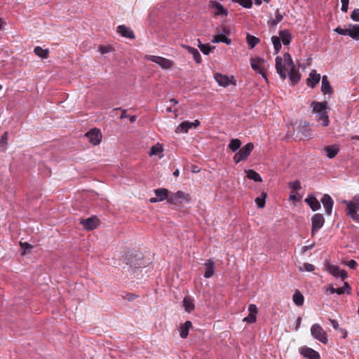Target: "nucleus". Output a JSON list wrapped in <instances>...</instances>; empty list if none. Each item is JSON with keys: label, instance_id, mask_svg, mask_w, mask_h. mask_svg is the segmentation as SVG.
Returning a JSON list of instances; mask_svg holds the SVG:
<instances>
[{"label": "nucleus", "instance_id": "obj_8", "mask_svg": "<svg viewBox=\"0 0 359 359\" xmlns=\"http://www.w3.org/2000/svg\"><path fill=\"white\" fill-rule=\"evenodd\" d=\"M264 63V60L261 57L251 58L250 65L251 67L260 74L262 77L267 81V77L266 73L264 72L263 64Z\"/></svg>", "mask_w": 359, "mask_h": 359}, {"label": "nucleus", "instance_id": "obj_20", "mask_svg": "<svg viewBox=\"0 0 359 359\" xmlns=\"http://www.w3.org/2000/svg\"><path fill=\"white\" fill-rule=\"evenodd\" d=\"M305 202L309 205L313 211H316L320 208V203L313 195H309L305 199Z\"/></svg>", "mask_w": 359, "mask_h": 359}, {"label": "nucleus", "instance_id": "obj_10", "mask_svg": "<svg viewBox=\"0 0 359 359\" xmlns=\"http://www.w3.org/2000/svg\"><path fill=\"white\" fill-rule=\"evenodd\" d=\"M200 122L198 120H195L194 122L188 121L181 123L175 129L177 133H185L192 127H197L199 126Z\"/></svg>", "mask_w": 359, "mask_h": 359}, {"label": "nucleus", "instance_id": "obj_42", "mask_svg": "<svg viewBox=\"0 0 359 359\" xmlns=\"http://www.w3.org/2000/svg\"><path fill=\"white\" fill-rule=\"evenodd\" d=\"M283 20V15L278 10H276L275 13V18L273 19L270 23L272 26H276Z\"/></svg>", "mask_w": 359, "mask_h": 359}, {"label": "nucleus", "instance_id": "obj_58", "mask_svg": "<svg viewBox=\"0 0 359 359\" xmlns=\"http://www.w3.org/2000/svg\"><path fill=\"white\" fill-rule=\"evenodd\" d=\"M302 323V318L301 317H298L296 321V327H295V331H298Z\"/></svg>", "mask_w": 359, "mask_h": 359}, {"label": "nucleus", "instance_id": "obj_4", "mask_svg": "<svg viewBox=\"0 0 359 359\" xmlns=\"http://www.w3.org/2000/svg\"><path fill=\"white\" fill-rule=\"evenodd\" d=\"M254 149V144L251 142L248 143L237 151L233 156V161L236 163H238L245 161L251 154Z\"/></svg>", "mask_w": 359, "mask_h": 359}, {"label": "nucleus", "instance_id": "obj_24", "mask_svg": "<svg viewBox=\"0 0 359 359\" xmlns=\"http://www.w3.org/2000/svg\"><path fill=\"white\" fill-rule=\"evenodd\" d=\"M182 46L192 55L194 60L196 63H200L201 62V54L196 48L187 45H182Z\"/></svg>", "mask_w": 359, "mask_h": 359}, {"label": "nucleus", "instance_id": "obj_27", "mask_svg": "<svg viewBox=\"0 0 359 359\" xmlns=\"http://www.w3.org/2000/svg\"><path fill=\"white\" fill-rule=\"evenodd\" d=\"M278 37L280 39V42L282 41L284 45H289L290 43L292 37L288 30H280Z\"/></svg>", "mask_w": 359, "mask_h": 359}, {"label": "nucleus", "instance_id": "obj_45", "mask_svg": "<svg viewBox=\"0 0 359 359\" xmlns=\"http://www.w3.org/2000/svg\"><path fill=\"white\" fill-rule=\"evenodd\" d=\"M283 60L284 61V63L286 65L287 68L294 66L292 59L289 53H285Z\"/></svg>", "mask_w": 359, "mask_h": 359}, {"label": "nucleus", "instance_id": "obj_33", "mask_svg": "<svg viewBox=\"0 0 359 359\" xmlns=\"http://www.w3.org/2000/svg\"><path fill=\"white\" fill-rule=\"evenodd\" d=\"M34 53L41 58L46 59L48 57V49H43L41 46H36Z\"/></svg>", "mask_w": 359, "mask_h": 359}, {"label": "nucleus", "instance_id": "obj_43", "mask_svg": "<svg viewBox=\"0 0 359 359\" xmlns=\"http://www.w3.org/2000/svg\"><path fill=\"white\" fill-rule=\"evenodd\" d=\"M233 2L238 3L241 6L250 8L252 6V0H232Z\"/></svg>", "mask_w": 359, "mask_h": 359}, {"label": "nucleus", "instance_id": "obj_55", "mask_svg": "<svg viewBox=\"0 0 359 359\" xmlns=\"http://www.w3.org/2000/svg\"><path fill=\"white\" fill-rule=\"evenodd\" d=\"M249 313L251 314L257 315L258 309L255 304H250L248 306Z\"/></svg>", "mask_w": 359, "mask_h": 359}, {"label": "nucleus", "instance_id": "obj_12", "mask_svg": "<svg viewBox=\"0 0 359 359\" xmlns=\"http://www.w3.org/2000/svg\"><path fill=\"white\" fill-rule=\"evenodd\" d=\"M327 271L335 278H340L342 280L346 279L348 276L346 271L341 269L339 266L329 264L327 266Z\"/></svg>", "mask_w": 359, "mask_h": 359}, {"label": "nucleus", "instance_id": "obj_30", "mask_svg": "<svg viewBox=\"0 0 359 359\" xmlns=\"http://www.w3.org/2000/svg\"><path fill=\"white\" fill-rule=\"evenodd\" d=\"M182 302L184 310L187 312L191 313L194 309L195 306L193 299L190 297H185Z\"/></svg>", "mask_w": 359, "mask_h": 359}, {"label": "nucleus", "instance_id": "obj_26", "mask_svg": "<svg viewBox=\"0 0 359 359\" xmlns=\"http://www.w3.org/2000/svg\"><path fill=\"white\" fill-rule=\"evenodd\" d=\"M288 77L293 83H297L300 80V74L298 69L294 66L289 67Z\"/></svg>", "mask_w": 359, "mask_h": 359}, {"label": "nucleus", "instance_id": "obj_56", "mask_svg": "<svg viewBox=\"0 0 359 359\" xmlns=\"http://www.w3.org/2000/svg\"><path fill=\"white\" fill-rule=\"evenodd\" d=\"M329 321L330 322V323L332 324V325L334 330H340L339 325V323L337 322V320H336L334 319L330 318Z\"/></svg>", "mask_w": 359, "mask_h": 359}, {"label": "nucleus", "instance_id": "obj_34", "mask_svg": "<svg viewBox=\"0 0 359 359\" xmlns=\"http://www.w3.org/2000/svg\"><path fill=\"white\" fill-rule=\"evenodd\" d=\"M241 146V141L238 139L231 140L228 147L233 151L235 152L238 150Z\"/></svg>", "mask_w": 359, "mask_h": 359}, {"label": "nucleus", "instance_id": "obj_35", "mask_svg": "<svg viewBox=\"0 0 359 359\" xmlns=\"http://www.w3.org/2000/svg\"><path fill=\"white\" fill-rule=\"evenodd\" d=\"M247 177L249 179L254 180L255 182H259L262 181L260 175L253 170H248L247 171Z\"/></svg>", "mask_w": 359, "mask_h": 359}, {"label": "nucleus", "instance_id": "obj_3", "mask_svg": "<svg viewBox=\"0 0 359 359\" xmlns=\"http://www.w3.org/2000/svg\"><path fill=\"white\" fill-rule=\"evenodd\" d=\"M310 331L313 339L320 341L323 344L328 343L327 334L320 324L315 323L312 325Z\"/></svg>", "mask_w": 359, "mask_h": 359}, {"label": "nucleus", "instance_id": "obj_11", "mask_svg": "<svg viewBox=\"0 0 359 359\" xmlns=\"http://www.w3.org/2000/svg\"><path fill=\"white\" fill-rule=\"evenodd\" d=\"M99 223L100 221L98 218L95 216H93L81 221V224L83 225V228L87 231H90L97 228Z\"/></svg>", "mask_w": 359, "mask_h": 359}, {"label": "nucleus", "instance_id": "obj_31", "mask_svg": "<svg viewBox=\"0 0 359 359\" xmlns=\"http://www.w3.org/2000/svg\"><path fill=\"white\" fill-rule=\"evenodd\" d=\"M326 155L329 158H333L339 152V148L337 146H327L325 147Z\"/></svg>", "mask_w": 359, "mask_h": 359}, {"label": "nucleus", "instance_id": "obj_19", "mask_svg": "<svg viewBox=\"0 0 359 359\" xmlns=\"http://www.w3.org/2000/svg\"><path fill=\"white\" fill-rule=\"evenodd\" d=\"M117 32L120 34L123 37L128 38V39H134L135 35L133 32V30L125 26V25H119L117 27Z\"/></svg>", "mask_w": 359, "mask_h": 359}, {"label": "nucleus", "instance_id": "obj_53", "mask_svg": "<svg viewBox=\"0 0 359 359\" xmlns=\"http://www.w3.org/2000/svg\"><path fill=\"white\" fill-rule=\"evenodd\" d=\"M200 50L204 55H208L211 50V48L210 47L209 45L204 44L201 45Z\"/></svg>", "mask_w": 359, "mask_h": 359}, {"label": "nucleus", "instance_id": "obj_47", "mask_svg": "<svg viewBox=\"0 0 359 359\" xmlns=\"http://www.w3.org/2000/svg\"><path fill=\"white\" fill-rule=\"evenodd\" d=\"M20 245L22 250H23V252L22 253V255H25L28 250H29L32 248V245L26 242H25V243L20 242Z\"/></svg>", "mask_w": 359, "mask_h": 359}, {"label": "nucleus", "instance_id": "obj_36", "mask_svg": "<svg viewBox=\"0 0 359 359\" xmlns=\"http://www.w3.org/2000/svg\"><path fill=\"white\" fill-rule=\"evenodd\" d=\"M246 39H247V43L250 48H253L260 41L259 39H258L252 35H250L248 33L247 34Z\"/></svg>", "mask_w": 359, "mask_h": 359}, {"label": "nucleus", "instance_id": "obj_48", "mask_svg": "<svg viewBox=\"0 0 359 359\" xmlns=\"http://www.w3.org/2000/svg\"><path fill=\"white\" fill-rule=\"evenodd\" d=\"M257 316L256 315L249 313V315L243 318L244 322H247L248 323H254L256 322Z\"/></svg>", "mask_w": 359, "mask_h": 359}, {"label": "nucleus", "instance_id": "obj_57", "mask_svg": "<svg viewBox=\"0 0 359 359\" xmlns=\"http://www.w3.org/2000/svg\"><path fill=\"white\" fill-rule=\"evenodd\" d=\"M358 265L357 262L353 260V259H351L349 260L348 262H347V266L350 268V269H355L356 267V266Z\"/></svg>", "mask_w": 359, "mask_h": 359}, {"label": "nucleus", "instance_id": "obj_46", "mask_svg": "<svg viewBox=\"0 0 359 359\" xmlns=\"http://www.w3.org/2000/svg\"><path fill=\"white\" fill-rule=\"evenodd\" d=\"M163 151V149L161 145L157 144L156 146H153L151 148L150 156L157 155Z\"/></svg>", "mask_w": 359, "mask_h": 359}, {"label": "nucleus", "instance_id": "obj_62", "mask_svg": "<svg viewBox=\"0 0 359 359\" xmlns=\"http://www.w3.org/2000/svg\"><path fill=\"white\" fill-rule=\"evenodd\" d=\"M160 201L158 200V197H154V198H151L149 199V202L150 203H157V202H159Z\"/></svg>", "mask_w": 359, "mask_h": 359}, {"label": "nucleus", "instance_id": "obj_6", "mask_svg": "<svg viewBox=\"0 0 359 359\" xmlns=\"http://www.w3.org/2000/svg\"><path fill=\"white\" fill-rule=\"evenodd\" d=\"M311 236H313L325 224V218L322 214L316 213L311 217Z\"/></svg>", "mask_w": 359, "mask_h": 359}, {"label": "nucleus", "instance_id": "obj_63", "mask_svg": "<svg viewBox=\"0 0 359 359\" xmlns=\"http://www.w3.org/2000/svg\"><path fill=\"white\" fill-rule=\"evenodd\" d=\"M169 102L173 103L174 105L178 103V101L174 98L170 99Z\"/></svg>", "mask_w": 359, "mask_h": 359}, {"label": "nucleus", "instance_id": "obj_50", "mask_svg": "<svg viewBox=\"0 0 359 359\" xmlns=\"http://www.w3.org/2000/svg\"><path fill=\"white\" fill-rule=\"evenodd\" d=\"M290 187L293 189V190H299L301 189V183L298 180H296V181H294V182H292L290 183Z\"/></svg>", "mask_w": 359, "mask_h": 359}, {"label": "nucleus", "instance_id": "obj_1", "mask_svg": "<svg viewBox=\"0 0 359 359\" xmlns=\"http://www.w3.org/2000/svg\"><path fill=\"white\" fill-rule=\"evenodd\" d=\"M311 107H312L313 113L316 115L318 121H323V126H327L330 124L328 116V103L327 102H312Z\"/></svg>", "mask_w": 359, "mask_h": 359}, {"label": "nucleus", "instance_id": "obj_38", "mask_svg": "<svg viewBox=\"0 0 359 359\" xmlns=\"http://www.w3.org/2000/svg\"><path fill=\"white\" fill-rule=\"evenodd\" d=\"M266 193L262 192L261 196L255 198V203L258 208H262L265 205V199L266 198Z\"/></svg>", "mask_w": 359, "mask_h": 359}, {"label": "nucleus", "instance_id": "obj_44", "mask_svg": "<svg viewBox=\"0 0 359 359\" xmlns=\"http://www.w3.org/2000/svg\"><path fill=\"white\" fill-rule=\"evenodd\" d=\"M299 270L300 271H309L311 272L315 270L314 265L309 263H304L302 266H299Z\"/></svg>", "mask_w": 359, "mask_h": 359}, {"label": "nucleus", "instance_id": "obj_21", "mask_svg": "<svg viewBox=\"0 0 359 359\" xmlns=\"http://www.w3.org/2000/svg\"><path fill=\"white\" fill-rule=\"evenodd\" d=\"M154 193L156 194V196L158 197V200L160 201H163L165 199L168 200V202L169 203V197H170V192L167 189L164 188H159L154 190Z\"/></svg>", "mask_w": 359, "mask_h": 359}, {"label": "nucleus", "instance_id": "obj_40", "mask_svg": "<svg viewBox=\"0 0 359 359\" xmlns=\"http://www.w3.org/2000/svg\"><path fill=\"white\" fill-rule=\"evenodd\" d=\"M271 41L275 49V53H278L281 48L280 39L278 36H273L271 37Z\"/></svg>", "mask_w": 359, "mask_h": 359}, {"label": "nucleus", "instance_id": "obj_29", "mask_svg": "<svg viewBox=\"0 0 359 359\" xmlns=\"http://www.w3.org/2000/svg\"><path fill=\"white\" fill-rule=\"evenodd\" d=\"M191 322L189 320H187L180 329V335L182 339H185L189 334V330L191 327Z\"/></svg>", "mask_w": 359, "mask_h": 359}, {"label": "nucleus", "instance_id": "obj_49", "mask_svg": "<svg viewBox=\"0 0 359 359\" xmlns=\"http://www.w3.org/2000/svg\"><path fill=\"white\" fill-rule=\"evenodd\" d=\"M112 50V47L110 46H101L99 47V51L102 54L110 53Z\"/></svg>", "mask_w": 359, "mask_h": 359}, {"label": "nucleus", "instance_id": "obj_7", "mask_svg": "<svg viewBox=\"0 0 359 359\" xmlns=\"http://www.w3.org/2000/svg\"><path fill=\"white\" fill-rule=\"evenodd\" d=\"M190 197L188 194H185L182 191H178L175 193H170L169 197L170 203H182L183 202H189Z\"/></svg>", "mask_w": 359, "mask_h": 359}, {"label": "nucleus", "instance_id": "obj_32", "mask_svg": "<svg viewBox=\"0 0 359 359\" xmlns=\"http://www.w3.org/2000/svg\"><path fill=\"white\" fill-rule=\"evenodd\" d=\"M292 299H293L294 303L297 306H301L304 304V297L303 294L299 291L297 290V291H295V292L294 293V294L292 296Z\"/></svg>", "mask_w": 359, "mask_h": 359}, {"label": "nucleus", "instance_id": "obj_28", "mask_svg": "<svg viewBox=\"0 0 359 359\" xmlns=\"http://www.w3.org/2000/svg\"><path fill=\"white\" fill-rule=\"evenodd\" d=\"M348 36L353 39H359V25H350L348 28Z\"/></svg>", "mask_w": 359, "mask_h": 359}, {"label": "nucleus", "instance_id": "obj_23", "mask_svg": "<svg viewBox=\"0 0 359 359\" xmlns=\"http://www.w3.org/2000/svg\"><path fill=\"white\" fill-rule=\"evenodd\" d=\"M214 266L215 262L212 259H208L205 263V271L204 273V277L205 278H210L214 274Z\"/></svg>", "mask_w": 359, "mask_h": 359}, {"label": "nucleus", "instance_id": "obj_54", "mask_svg": "<svg viewBox=\"0 0 359 359\" xmlns=\"http://www.w3.org/2000/svg\"><path fill=\"white\" fill-rule=\"evenodd\" d=\"M323 290L325 292H328L330 294H334V293H336V288L333 287L332 286L330 285H325L324 287H323Z\"/></svg>", "mask_w": 359, "mask_h": 359}, {"label": "nucleus", "instance_id": "obj_59", "mask_svg": "<svg viewBox=\"0 0 359 359\" xmlns=\"http://www.w3.org/2000/svg\"><path fill=\"white\" fill-rule=\"evenodd\" d=\"M303 135L305 137L309 138L311 136V132L309 130H304V132H303Z\"/></svg>", "mask_w": 359, "mask_h": 359}, {"label": "nucleus", "instance_id": "obj_52", "mask_svg": "<svg viewBox=\"0 0 359 359\" xmlns=\"http://www.w3.org/2000/svg\"><path fill=\"white\" fill-rule=\"evenodd\" d=\"M334 31L335 32H337V34H339L340 35H344V36L348 35V28L347 29H342L340 27H337V28H335L334 29Z\"/></svg>", "mask_w": 359, "mask_h": 359}, {"label": "nucleus", "instance_id": "obj_14", "mask_svg": "<svg viewBox=\"0 0 359 359\" xmlns=\"http://www.w3.org/2000/svg\"><path fill=\"white\" fill-rule=\"evenodd\" d=\"M286 65L283 63V60L281 57L277 56L276 57V69L277 73L280 76L281 79L285 80L287 77L285 72Z\"/></svg>", "mask_w": 359, "mask_h": 359}, {"label": "nucleus", "instance_id": "obj_2", "mask_svg": "<svg viewBox=\"0 0 359 359\" xmlns=\"http://www.w3.org/2000/svg\"><path fill=\"white\" fill-rule=\"evenodd\" d=\"M347 207V215L355 222L359 223V196H355L351 201H344Z\"/></svg>", "mask_w": 359, "mask_h": 359}, {"label": "nucleus", "instance_id": "obj_51", "mask_svg": "<svg viewBox=\"0 0 359 359\" xmlns=\"http://www.w3.org/2000/svg\"><path fill=\"white\" fill-rule=\"evenodd\" d=\"M351 18L355 22H359V8H355L352 11Z\"/></svg>", "mask_w": 359, "mask_h": 359}, {"label": "nucleus", "instance_id": "obj_39", "mask_svg": "<svg viewBox=\"0 0 359 359\" xmlns=\"http://www.w3.org/2000/svg\"><path fill=\"white\" fill-rule=\"evenodd\" d=\"M118 109L122 111V113H121V116H120L121 119L128 118H129V120H130V121L131 123H134L137 120V116H136L127 114L126 109H121V107L115 109V110H118Z\"/></svg>", "mask_w": 359, "mask_h": 359}, {"label": "nucleus", "instance_id": "obj_37", "mask_svg": "<svg viewBox=\"0 0 359 359\" xmlns=\"http://www.w3.org/2000/svg\"><path fill=\"white\" fill-rule=\"evenodd\" d=\"M351 288L348 282H344L341 287L336 288V293L339 295L346 292L348 294H351Z\"/></svg>", "mask_w": 359, "mask_h": 359}, {"label": "nucleus", "instance_id": "obj_64", "mask_svg": "<svg viewBox=\"0 0 359 359\" xmlns=\"http://www.w3.org/2000/svg\"><path fill=\"white\" fill-rule=\"evenodd\" d=\"M262 1L263 0H255V4L259 6L262 4Z\"/></svg>", "mask_w": 359, "mask_h": 359}, {"label": "nucleus", "instance_id": "obj_25", "mask_svg": "<svg viewBox=\"0 0 359 359\" xmlns=\"http://www.w3.org/2000/svg\"><path fill=\"white\" fill-rule=\"evenodd\" d=\"M215 79L220 86L226 87L230 84V79L226 75L217 73L215 74Z\"/></svg>", "mask_w": 359, "mask_h": 359}, {"label": "nucleus", "instance_id": "obj_60", "mask_svg": "<svg viewBox=\"0 0 359 359\" xmlns=\"http://www.w3.org/2000/svg\"><path fill=\"white\" fill-rule=\"evenodd\" d=\"M348 4H341V11L343 12L346 13L348 11Z\"/></svg>", "mask_w": 359, "mask_h": 359}, {"label": "nucleus", "instance_id": "obj_9", "mask_svg": "<svg viewBox=\"0 0 359 359\" xmlns=\"http://www.w3.org/2000/svg\"><path fill=\"white\" fill-rule=\"evenodd\" d=\"M86 136L88 139L89 142H91L93 145L99 144L102 140V134L100 130L97 128H94L88 131L86 134Z\"/></svg>", "mask_w": 359, "mask_h": 359}, {"label": "nucleus", "instance_id": "obj_18", "mask_svg": "<svg viewBox=\"0 0 359 359\" xmlns=\"http://www.w3.org/2000/svg\"><path fill=\"white\" fill-rule=\"evenodd\" d=\"M320 74H318L316 70H312L309 76L306 80V83L308 86L311 87V88H313L320 81Z\"/></svg>", "mask_w": 359, "mask_h": 359}, {"label": "nucleus", "instance_id": "obj_13", "mask_svg": "<svg viewBox=\"0 0 359 359\" xmlns=\"http://www.w3.org/2000/svg\"><path fill=\"white\" fill-rule=\"evenodd\" d=\"M299 353L308 359H320L319 353L311 348L302 346L299 348Z\"/></svg>", "mask_w": 359, "mask_h": 359}, {"label": "nucleus", "instance_id": "obj_16", "mask_svg": "<svg viewBox=\"0 0 359 359\" xmlns=\"http://www.w3.org/2000/svg\"><path fill=\"white\" fill-rule=\"evenodd\" d=\"M229 34V30L227 28L223 29V33L216 34L213 39H212V43H219L222 42L227 45H229L231 43V40L226 37V34Z\"/></svg>", "mask_w": 359, "mask_h": 359}, {"label": "nucleus", "instance_id": "obj_15", "mask_svg": "<svg viewBox=\"0 0 359 359\" xmlns=\"http://www.w3.org/2000/svg\"><path fill=\"white\" fill-rule=\"evenodd\" d=\"M321 203L327 215H330L332 211L334 201L329 194H324L321 198Z\"/></svg>", "mask_w": 359, "mask_h": 359}, {"label": "nucleus", "instance_id": "obj_5", "mask_svg": "<svg viewBox=\"0 0 359 359\" xmlns=\"http://www.w3.org/2000/svg\"><path fill=\"white\" fill-rule=\"evenodd\" d=\"M145 59L158 64L161 67L165 69L171 68L173 66V62L169 59L156 55H146Z\"/></svg>", "mask_w": 359, "mask_h": 359}, {"label": "nucleus", "instance_id": "obj_41", "mask_svg": "<svg viewBox=\"0 0 359 359\" xmlns=\"http://www.w3.org/2000/svg\"><path fill=\"white\" fill-rule=\"evenodd\" d=\"M8 141V133L5 132L0 139V150L5 151Z\"/></svg>", "mask_w": 359, "mask_h": 359}, {"label": "nucleus", "instance_id": "obj_17", "mask_svg": "<svg viewBox=\"0 0 359 359\" xmlns=\"http://www.w3.org/2000/svg\"><path fill=\"white\" fill-rule=\"evenodd\" d=\"M210 7L213 10L215 15H227L226 10L223 6L216 1H210Z\"/></svg>", "mask_w": 359, "mask_h": 359}, {"label": "nucleus", "instance_id": "obj_22", "mask_svg": "<svg viewBox=\"0 0 359 359\" xmlns=\"http://www.w3.org/2000/svg\"><path fill=\"white\" fill-rule=\"evenodd\" d=\"M321 90L323 94H332L333 93L332 88L326 75H324L322 77Z\"/></svg>", "mask_w": 359, "mask_h": 359}, {"label": "nucleus", "instance_id": "obj_61", "mask_svg": "<svg viewBox=\"0 0 359 359\" xmlns=\"http://www.w3.org/2000/svg\"><path fill=\"white\" fill-rule=\"evenodd\" d=\"M126 298L128 300H129V301H130V300H133V299H134V298H135V295H134V294H131V293H129V294H126Z\"/></svg>", "mask_w": 359, "mask_h": 359}]
</instances>
